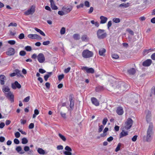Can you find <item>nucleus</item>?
Masks as SVG:
<instances>
[{"label": "nucleus", "instance_id": "28", "mask_svg": "<svg viewBox=\"0 0 155 155\" xmlns=\"http://www.w3.org/2000/svg\"><path fill=\"white\" fill-rule=\"evenodd\" d=\"M52 74V72H49L48 74H46L44 76V78L45 81H47L50 76Z\"/></svg>", "mask_w": 155, "mask_h": 155}, {"label": "nucleus", "instance_id": "44", "mask_svg": "<svg viewBox=\"0 0 155 155\" xmlns=\"http://www.w3.org/2000/svg\"><path fill=\"white\" fill-rule=\"evenodd\" d=\"M15 41L14 40H9L8 41V43L11 45L15 44Z\"/></svg>", "mask_w": 155, "mask_h": 155}, {"label": "nucleus", "instance_id": "10", "mask_svg": "<svg viewBox=\"0 0 155 155\" xmlns=\"http://www.w3.org/2000/svg\"><path fill=\"white\" fill-rule=\"evenodd\" d=\"M15 53V49L12 48H8L6 52V54L9 56L13 55Z\"/></svg>", "mask_w": 155, "mask_h": 155}, {"label": "nucleus", "instance_id": "61", "mask_svg": "<svg viewBox=\"0 0 155 155\" xmlns=\"http://www.w3.org/2000/svg\"><path fill=\"white\" fill-rule=\"evenodd\" d=\"M84 5L87 7H90L89 2L87 1H86L85 2Z\"/></svg>", "mask_w": 155, "mask_h": 155}, {"label": "nucleus", "instance_id": "50", "mask_svg": "<svg viewBox=\"0 0 155 155\" xmlns=\"http://www.w3.org/2000/svg\"><path fill=\"white\" fill-rule=\"evenodd\" d=\"M71 69L70 67H68L67 68L65 69L64 70V72L66 73H68Z\"/></svg>", "mask_w": 155, "mask_h": 155}, {"label": "nucleus", "instance_id": "24", "mask_svg": "<svg viewBox=\"0 0 155 155\" xmlns=\"http://www.w3.org/2000/svg\"><path fill=\"white\" fill-rule=\"evenodd\" d=\"M69 101L70 102V107L71 109H72L74 105V101H73V99L71 97H70Z\"/></svg>", "mask_w": 155, "mask_h": 155}, {"label": "nucleus", "instance_id": "55", "mask_svg": "<svg viewBox=\"0 0 155 155\" xmlns=\"http://www.w3.org/2000/svg\"><path fill=\"white\" fill-rule=\"evenodd\" d=\"M127 31L130 33L131 35H134V32L130 29L127 28Z\"/></svg>", "mask_w": 155, "mask_h": 155}, {"label": "nucleus", "instance_id": "42", "mask_svg": "<svg viewBox=\"0 0 155 155\" xmlns=\"http://www.w3.org/2000/svg\"><path fill=\"white\" fill-rule=\"evenodd\" d=\"M112 57L113 58L117 59L119 58L118 55L115 54H113L112 55Z\"/></svg>", "mask_w": 155, "mask_h": 155}, {"label": "nucleus", "instance_id": "14", "mask_svg": "<svg viewBox=\"0 0 155 155\" xmlns=\"http://www.w3.org/2000/svg\"><path fill=\"white\" fill-rule=\"evenodd\" d=\"M6 79V77L5 75H0V83L2 85H4Z\"/></svg>", "mask_w": 155, "mask_h": 155}, {"label": "nucleus", "instance_id": "22", "mask_svg": "<svg viewBox=\"0 0 155 155\" xmlns=\"http://www.w3.org/2000/svg\"><path fill=\"white\" fill-rule=\"evenodd\" d=\"M128 73L130 74H134L136 72V71L134 68H131L128 70Z\"/></svg>", "mask_w": 155, "mask_h": 155}, {"label": "nucleus", "instance_id": "37", "mask_svg": "<svg viewBox=\"0 0 155 155\" xmlns=\"http://www.w3.org/2000/svg\"><path fill=\"white\" fill-rule=\"evenodd\" d=\"M121 146V144L120 143H119L115 150V151L116 152H117L119 151L120 150Z\"/></svg>", "mask_w": 155, "mask_h": 155}, {"label": "nucleus", "instance_id": "7", "mask_svg": "<svg viewBox=\"0 0 155 155\" xmlns=\"http://www.w3.org/2000/svg\"><path fill=\"white\" fill-rule=\"evenodd\" d=\"M28 37L29 38L33 39H38L41 40L42 39L41 37L39 35L36 34H30L28 35Z\"/></svg>", "mask_w": 155, "mask_h": 155}, {"label": "nucleus", "instance_id": "2", "mask_svg": "<svg viewBox=\"0 0 155 155\" xmlns=\"http://www.w3.org/2000/svg\"><path fill=\"white\" fill-rule=\"evenodd\" d=\"M93 53L88 50H84L82 53V57L85 58L92 57L93 55Z\"/></svg>", "mask_w": 155, "mask_h": 155}, {"label": "nucleus", "instance_id": "54", "mask_svg": "<svg viewBox=\"0 0 155 155\" xmlns=\"http://www.w3.org/2000/svg\"><path fill=\"white\" fill-rule=\"evenodd\" d=\"M64 78V75L63 74H62L61 75H59L58 76V80L59 81H61Z\"/></svg>", "mask_w": 155, "mask_h": 155}, {"label": "nucleus", "instance_id": "6", "mask_svg": "<svg viewBox=\"0 0 155 155\" xmlns=\"http://www.w3.org/2000/svg\"><path fill=\"white\" fill-rule=\"evenodd\" d=\"M81 69L87 73H93L94 71V70L92 68H89L86 66L82 67Z\"/></svg>", "mask_w": 155, "mask_h": 155}, {"label": "nucleus", "instance_id": "3", "mask_svg": "<svg viewBox=\"0 0 155 155\" xmlns=\"http://www.w3.org/2000/svg\"><path fill=\"white\" fill-rule=\"evenodd\" d=\"M133 121L130 118H128L125 122L124 127L125 129L128 130L131 127L133 124Z\"/></svg>", "mask_w": 155, "mask_h": 155}, {"label": "nucleus", "instance_id": "51", "mask_svg": "<svg viewBox=\"0 0 155 155\" xmlns=\"http://www.w3.org/2000/svg\"><path fill=\"white\" fill-rule=\"evenodd\" d=\"M65 155H72V153L71 152L65 151L64 153Z\"/></svg>", "mask_w": 155, "mask_h": 155}, {"label": "nucleus", "instance_id": "19", "mask_svg": "<svg viewBox=\"0 0 155 155\" xmlns=\"http://www.w3.org/2000/svg\"><path fill=\"white\" fill-rule=\"evenodd\" d=\"M119 85H120V90H122L123 91L124 90V89L125 87V86L126 85L124 83H122L121 82H120L118 83V85L117 86V87L118 89L119 88Z\"/></svg>", "mask_w": 155, "mask_h": 155}, {"label": "nucleus", "instance_id": "43", "mask_svg": "<svg viewBox=\"0 0 155 155\" xmlns=\"http://www.w3.org/2000/svg\"><path fill=\"white\" fill-rule=\"evenodd\" d=\"M26 54V52L24 51H21L19 52V55L21 56H24Z\"/></svg>", "mask_w": 155, "mask_h": 155}, {"label": "nucleus", "instance_id": "41", "mask_svg": "<svg viewBox=\"0 0 155 155\" xmlns=\"http://www.w3.org/2000/svg\"><path fill=\"white\" fill-rule=\"evenodd\" d=\"M58 15L61 16H62L66 14L64 10H63V11H59L58 12Z\"/></svg>", "mask_w": 155, "mask_h": 155}, {"label": "nucleus", "instance_id": "57", "mask_svg": "<svg viewBox=\"0 0 155 155\" xmlns=\"http://www.w3.org/2000/svg\"><path fill=\"white\" fill-rule=\"evenodd\" d=\"M17 25V24L16 23H10V24L8 25V27H10L11 26H13L16 27Z\"/></svg>", "mask_w": 155, "mask_h": 155}, {"label": "nucleus", "instance_id": "34", "mask_svg": "<svg viewBox=\"0 0 155 155\" xmlns=\"http://www.w3.org/2000/svg\"><path fill=\"white\" fill-rule=\"evenodd\" d=\"M39 114V111L37 109H35L34 110V114L33 115V118H34L36 117V116Z\"/></svg>", "mask_w": 155, "mask_h": 155}, {"label": "nucleus", "instance_id": "63", "mask_svg": "<svg viewBox=\"0 0 155 155\" xmlns=\"http://www.w3.org/2000/svg\"><path fill=\"white\" fill-rule=\"evenodd\" d=\"M113 140V137L111 136L109 137H108L107 139V140L108 141L110 142L112 141Z\"/></svg>", "mask_w": 155, "mask_h": 155}, {"label": "nucleus", "instance_id": "4", "mask_svg": "<svg viewBox=\"0 0 155 155\" xmlns=\"http://www.w3.org/2000/svg\"><path fill=\"white\" fill-rule=\"evenodd\" d=\"M107 34L104 30L99 29L97 31V37L100 39H103L107 36Z\"/></svg>", "mask_w": 155, "mask_h": 155}, {"label": "nucleus", "instance_id": "17", "mask_svg": "<svg viewBox=\"0 0 155 155\" xmlns=\"http://www.w3.org/2000/svg\"><path fill=\"white\" fill-rule=\"evenodd\" d=\"M116 111L117 113L119 115H122L124 113L123 109L121 107L117 108Z\"/></svg>", "mask_w": 155, "mask_h": 155}, {"label": "nucleus", "instance_id": "27", "mask_svg": "<svg viewBox=\"0 0 155 155\" xmlns=\"http://www.w3.org/2000/svg\"><path fill=\"white\" fill-rule=\"evenodd\" d=\"M2 91L4 93L5 92H8V93L10 92V89L8 86H4L2 88Z\"/></svg>", "mask_w": 155, "mask_h": 155}, {"label": "nucleus", "instance_id": "33", "mask_svg": "<svg viewBox=\"0 0 155 155\" xmlns=\"http://www.w3.org/2000/svg\"><path fill=\"white\" fill-rule=\"evenodd\" d=\"M28 141L25 137H24L21 139V143L23 144H26L28 143Z\"/></svg>", "mask_w": 155, "mask_h": 155}, {"label": "nucleus", "instance_id": "8", "mask_svg": "<svg viewBox=\"0 0 155 155\" xmlns=\"http://www.w3.org/2000/svg\"><path fill=\"white\" fill-rule=\"evenodd\" d=\"M35 7L32 6L30 8L25 12L24 14L25 15H32L35 12Z\"/></svg>", "mask_w": 155, "mask_h": 155}, {"label": "nucleus", "instance_id": "1", "mask_svg": "<svg viewBox=\"0 0 155 155\" xmlns=\"http://www.w3.org/2000/svg\"><path fill=\"white\" fill-rule=\"evenodd\" d=\"M153 125L151 124H150L147 131V135L146 137H144V138H146V140L147 141H150L152 138L153 134Z\"/></svg>", "mask_w": 155, "mask_h": 155}, {"label": "nucleus", "instance_id": "39", "mask_svg": "<svg viewBox=\"0 0 155 155\" xmlns=\"http://www.w3.org/2000/svg\"><path fill=\"white\" fill-rule=\"evenodd\" d=\"M30 98V96H28L24 98L23 100L24 102H27L29 101Z\"/></svg>", "mask_w": 155, "mask_h": 155}, {"label": "nucleus", "instance_id": "45", "mask_svg": "<svg viewBox=\"0 0 155 155\" xmlns=\"http://www.w3.org/2000/svg\"><path fill=\"white\" fill-rule=\"evenodd\" d=\"M24 34L23 33H21L19 35L18 38L20 39H22L24 38Z\"/></svg>", "mask_w": 155, "mask_h": 155}, {"label": "nucleus", "instance_id": "30", "mask_svg": "<svg viewBox=\"0 0 155 155\" xmlns=\"http://www.w3.org/2000/svg\"><path fill=\"white\" fill-rule=\"evenodd\" d=\"M38 153L41 154H44L45 153V150L41 148H38L37 150Z\"/></svg>", "mask_w": 155, "mask_h": 155}, {"label": "nucleus", "instance_id": "11", "mask_svg": "<svg viewBox=\"0 0 155 155\" xmlns=\"http://www.w3.org/2000/svg\"><path fill=\"white\" fill-rule=\"evenodd\" d=\"M12 87L13 89H15L17 88L18 89L21 88V86L18 81H15L14 83L12 84Z\"/></svg>", "mask_w": 155, "mask_h": 155}, {"label": "nucleus", "instance_id": "47", "mask_svg": "<svg viewBox=\"0 0 155 155\" xmlns=\"http://www.w3.org/2000/svg\"><path fill=\"white\" fill-rule=\"evenodd\" d=\"M65 149L67 151L71 152L72 151L71 149L68 146H66L65 148Z\"/></svg>", "mask_w": 155, "mask_h": 155}, {"label": "nucleus", "instance_id": "52", "mask_svg": "<svg viewBox=\"0 0 155 155\" xmlns=\"http://www.w3.org/2000/svg\"><path fill=\"white\" fill-rule=\"evenodd\" d=\"M112 25V22L111 21H109L107 24V27L108 29H109L110 27Z\"/></svg>", "mask_w": 155, "mask_h": 155}, {"label": "nucleus", "instance_id": "12", "mask_svg": "<svg viewBox=\"0 0 155 155\" xmlns=\"http://www.w3.org/2000/svg\"><path fill=\"white\" fill-rule=\"evenodd\" d=\"M145 114L146 115V119L147 122L150 121V117H151V112L148 110H147L145 111Z\"/></svg>", "mask_w": 155, "mask_h": 155}, {"label": "nucleus", "instance_id": "60", "mask_svg": "<svg viewBox=\"0 0 155 155\" xmlns=\"http://www.w3.org/2000/svg\"><path fill=\"white\" fill-rule=\"evenodd\" d=\"M34 124L33 123H31L29 124V129H32L34 127Z\"/></svg>", "mask_w": 155, "mask_h": 155}, {"label": "nucleus", "instance_id": "58", "mask_svg": "<svg viewBox=\"0 0 155 155\" xmlns=\"http://www.w3.org/2000/svg\"><path fill=\"white\" fill-rule=\"evenodd\" d=\"M137 135L134 136L132 138V141L133 142H135L137 139Z\"/></svg>", "mask_w": 155, "mask_h": 155}, {"label": "nucleus", "instance_id": "38", "mask_svg": "<svg viewBox=\"0 0 155 155\" xmlns=\"http://www.w3.org/2000/svg\"><path fill=\"white\" fill-rule=\"evenodd\" d=\"M25 49L26 51H31L32 50V48L31 47L29 46L25 47Z\"/></svg>", "mask_w": 155, "mask_h": 155}, {"label": "nucleus", "instance_id": "62", "mask_svg": "<svg viewBox=\"0 0 155 155\" xmlns=\"http://www.w3.org/2000/svg\"><path fill=\"white\" fill-rule=\"evenodd\" d=\"M57 148L58 150H62L63 149V147L62 145H58L57 147Z\"/></svg>", "mask_w": 155, "mask_h": 155}, {"label": "nucleus", "instance_id": "21", "mask_svg": "<svg viewBox=\"0 0 155 155\" xmlns=\"http://www.w3.org/2000/svg\"><path fill=\"white\" fill-rule=\"evenodd\" d=\"M130 3H122L120 4L119 5V7H124L125 8H127L130 6Z\"/></svg>", "mask_w": 155, "mask_h": 155}, {"label": "nucleus", "instance_id": "35", "mask_svg": "<svg viewBox=\"0 0 155 155\" xmlns=\"http://www.w3.org/2000/svg\"><path fill=\"white\" fill-rule=\"evenodd\" d=\"M58 136L60 138L64 141H65L66 140V139L65 137L61 134L59 133Z\"/></svg>", "mask_w": 155, "mask_h": 155}, {"label": "nucleus", "instance_id": "18", "mask_svg": "<svg viewBox=\"0 0 155 155\" xmlns=\"http://www.w3.org/2000/svg\"><path fill=\"white\" fill-rule=\"evenodd\" d=\"M106 51V50L104 48H102L99 50V55L102 56H104L105 53Z\"/></svg>", "mask_w": 155, "mask_h": 155}, {"label": "nucleus", "instance_id": "59", "mask_svg": "<svg viewBox=\"0 0 155 155\" xmlns=\"http://www.w3.org/2000/svg\"><path fill=\"white\" fill-rule=\"evenodd\" d=\"M14 143L16 144H18L19 143V141L17 139H15L14 140Z\"/></svg>", "mask_w": 155, "mask_h": 155}, {"label": "nucleus", "instance_id": "29", "mask_svg": "<svg viewBox=\"0 0 155 155\" xmlns=\"http://www.w3.org/2000/svg\"><path fill=\"white\" fill-rule=\"evenodd\" d=\"M81 38L83 41H87L88 40V38L86 35H84L82 36Z\"/></svg>", "mask_w": 155, "mask_h": 155}, {"label": "nucleus", "instance_id": "48", "mask_svg": "<svg viewBox=\"0 0 155 155\" xmlns=\"http://www.w3.org/2000/svg\"><path fill=\"white\" fill-rule=\"evenodd\" d=\"M50 43V42L49 41H44L43 42V45H48Z\"/></svg>", "mask_w": 155, "mask_h": 155}, {"label": "nucleus", "instance_id": "23", "mask_svg": "<svg viewBox=\"0 0 155 155\" xmlns=\"http://www.w3.org/2000/svg\"><path fill=\"white\" fill-rule=\"evenodd\" d=\"M16 150L21 154H23L25 153L24 151L22 150V148L20 146L17 147L16 148Z\"/></svg>", "mask_w": 155, "mask_h": 155}, {"label": "nucleus", "instance_id": "32", "mask_svg": "<svg viewBox=\"0 0 155 155\" xmlns=\"http://www.w3.org/2000/svg\"><path fill=\"white\" fill-rule=\"evenodd\" d=\"M91 101L93 104L97 106V100L94 97H92L91 98Z\"/></svg>", "mask_w": 155, "mask_h": 155}, {"label": "nucleus", "instance_id": "31", "mask_svg": "<svg viewBox=\"0 0 155 155\" xmlns=\"http://www.w3.org/2000/svg\"><path fill=\"white\" fill-rule=\"evenodd\" d=\"M73 38L75 40H78L80 38V36L79 35L75 34L73 35Z\"/></svg>", "mask_w": 155, "mask_h": 155}, {"label": "nucleus", "instance_id": "16", "mask_svg": "<svg viewBox=\"0 0 155 155\" xmlns=\"http://www.w3.org/2000/svg\"><path fill=\"white\" fill-rule=\"evenodd\" d=\"M100 19L101 20L100 23L101 24L106 23L107 20V17L103 16H101L100 17Z\"/></svg>", "mask_w": 155, "mask_h": 155}, {"label": "nucleus", "instance_id": "46", "mask_svg": "<svg viewBox=\"0 0 155 155\" xmlns=\"http://www.w3.org/2000/svg\"><path fill=\"white\" fill-rule=\"evenodd\" d=\"M15 135L16 137L18 138L20 137V134L19 132H17L15 134Z\"/></svg>", "mask_w": 155, "mask_h": 155}, {"label": "nucleus", "instance_id": "49", "mask_svg": "<svg viewBox=\"0 0 155 155\" xmlns=\"http://www.w3.org/2000/svg\"><path fill=\"white\" fill-rule=\"evenodd\" d=\"M107 120H108L107 119V118H104L103 120V122H102L103 124L104 125H105L106 124Z\"/></svg>", "mask_w": 155, "mask_h": 155}, {"label": "nucleus", "instance_id": "56", "mask_svg": "<svg viewBox=\"0 0 155 155\" xmlns=\"http://www.w3.org/2000/svg\"><path fill=\"white\" fill-rule=\"evenodd\" d=\"M104 127V126L102 125H101L99 126V128L98 129V131L99 132H101L102 130L103 129Z\"/></svg>", "mask_w": 155, "mask_h": 155}, {"label": "nucleus", "instance_id": "64", "mask_svg": "<svg viewBox=\"0 0 155 155\" xmlns=\"http://www.w3.org/2000/svg\"><path fill=\"white\" fill-rule=\"evenodd\" d=\"M151 58L153 60H155V53H154L151 56Z\"/></svg>", "mask_w": 155, "mask_h": 155}, {"label": "nucleus", "instance_id": "15", "mask_svg": "<svg viewBox=\"0 0 155 155\" xmlns=\"http://www.w3.org/2000/svg\"><path fill=\"white\" fill-rule=\"evenodd\" d=\"M152 62L151 59H147L143 62V65L144 66H149L151 64Z\"/></svg>", "mask_w": 155, "mask_h": 155}, {"label": "nucleus", "instance_id": "25", "mask_svg": "<svg viewBox=\"0 0 155 155\" xmlns=\"http://www.w3.org/2000/svg\"><path fill=\"white\" fill-rule=\"evenodd\" d=\"M108 127H105L103 130V133L101 134V137H104L107 135L106 132L108 131Z\"/></svg>", "mask_w": 155, "mask_h": 155}, {"label": "nucleus", "instance_id": "53", "mask_svg": "<svg viewBox=\"0 0 155 155\" xmlns=\"http://www.w3.org/2000/svg\"><path fill=\"white\" fill-rule=\"evenodd\" d=\"M39 72L41 74H44L46 72V71L41 68H40L39 69Z\"/></svg>", "mask_w": 155, "mask_h": 155}, {"label": "nucleus", "instance_id": "5", "mask_svg": "<svg viewBox=\"0 0 155 155\" xmlns=\"http://www.w3.org/2000/svg\"><path fill=\"white\" fill-rule=\"evenodd\" d=\"M5 95L9 100L11 103H13L14 102V96L12 92H9L8 93H5Z\"/></svg>", "mask_w": 155, "mask_h": 155}, {"label": "nucleus", "instance_id": "26", "mask_svg": "<svg viewBox=\"0 0 155 155\" xmlns=\"http://www.w3.org/2000/svg\"><path fill=\"white\" fill-rule=\"evenodd\" d=\"M72 9V7L70 8H64V10L65 14H66L70 12Z\"/></svg>", "mask_w": 155, "mask_h": 155}, {"label": "nucleus", "instance_id": "9", "mask_svg": "<svg viewBox=\"0 0 155 155\" xmlns=\"http://www.w3.org/2000/svg\"><path fill=\"white\" fill-rule=\"evenodd\" d=\"M37 59L40 63H43L45 60V58L44 55L42 53H39L37 56Z\"/></svg>", "mask_w": 155, "mask_h": 155}, {"label": "nucleus", "instance_id": "13", "mask_svg": "<svg viewBox=\"0 0 155 155\" xmlns=\"http://www.w3.org/2000/svg\"><path fill=\"white\" fill-rule=\"evenodd\" d=\"M24 151L26 152H28V153L32 155L33 153V151L32 150H30V148L28 146H25L24 147Z\"/></svg>", "mask_w": 155, "mask_h": 155}, {"label": "nucleus", "instance_id": "20", "mask_svg": "<svg viewBox=\"0 0 155 155\" xmlns=\"http://www.w3.org/2000/svg\"><path fill=\"white\" fill-rule=\"evenodd\" d=\"M128 134L127 131L123 130L120 134V138L123 137L128 135Z\"/></svg>", "mask_w": 155, "mask_h": 155}, {"label": "nucleus", "instance_id": "36", "mask_svg": "<svg viewBox=\"0 0 155 155\" xmlns=\"http://www.w3.org/2000/svg\"><path fill=\"white\" fill-rule=\"evenodd\" d=\"M113 21L115 23H118L120 22V20L118 18H115L113 19Z\"/></svg>", "mask_w": 155, "mask_h": 155}, {"label": "nucleus", "instance_id": "40", "mask_svg": "<svg viewBox=\"0 0 155 155\" xmlns=\"http://www.w3.org/2000/svg\"><path fill=\"white\" fill-rule=\"evenodd\" d=\"M65 29L64 27H62L60 30V34L61 35H63L65 33Z\"/></svg>", "mask_w": 155, "mask_h": 155}]
</instances>
